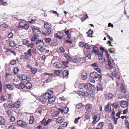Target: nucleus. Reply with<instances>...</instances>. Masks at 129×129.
Here are the masks:
<instances>
[{"label": "nucleus", "instance_id": "473e14b6", "mask_svg": "<svg viewBox=\"0 0 129 129\" xmlns=\"http://www.w3.org/2000/svg\"><path fill=\"white\" fill-rule=\"evenodd\" d=\"M34 119L33 116H31L30 117V119L29 121V123L30 124H32L34 122Z\"/></svg>", "mask_w": 129, "mask_h": 129}, {"label": "nucleus", "instance_id": "5701e85b", "mask_svg": "<svg viewBox=\"0 0 129 129\" xmlns=\"http://www.w3.org/2000/svg\"><path fill=\"white\" fill-rule=\"evenodd\" d=\"M63 121V119L61 117H59L56 120V122L57 123H60Z\"/></svg>", "mask_w": 129, "mask_h": 129}, {"label": "nucleus", "instance_id": "6ab92c4d", "mask_svg": "<svg viewBox=\"0 0 129 129\" xmlns=\"http://www.w3.org/2000/svg\"><path fill=\"white\" fill-rule=\"evenodd\" d=\"M105 110L106 111L108 112H110L111 110V106L109 104L107 105L105 107Z\"/></svg>", "mask_w": 129, "mask_h": 129}, {"label": "nucleus", "instance_id": "69168bd1", "mask_svg": "<svg viewBox=\"0 0 129 129\" xmlns=\"http://www.w3.org/2000/svg\"><path fill=\"white\" fill-rule=\"evenodd\" d=\"M42 45L45 46H47L49 45V43H47L43 41V43H42Z\"/></svg>", "mask_w": 129, "mask_h": 129}, {"label": "nucleus", "instance_id": "bb28decb", "mask_svg": "<svg viewBox=\"0 0 129 129\" xmlns=\"http://www.w3.org/2000/svg\"><path fill=\"white\" fill-rule=\"evenodd\" d=\"M60 111H56L53 112L52 114V116L53 117H55L58 115L59 114Z\"/></svg>", "mask_w": 129, "mask_h": 129}, {"label": "nucleus", "instance_id": "79ce46f5", "mask_svg": "<svg viewBox=\"0 0 129 129\" xmlns=\"http://www.w3.org/2000/svg\"><path fill=\"white\" fill-rule=\"evenodd\" d=\"M108 99H111L113 98V95L111 93H109L108 94Z\"/></svg>", "mask_w": 129, "mask_h": 129}, {"label": "nucleus", "instance_id": "4c0bfd02", "mask_svg": "<svg viewBox=\"0 0 129 129\" xmlns=\"http://www.w3.org/2000/svg\"><path fill=\"white\" fill-rule=\"evenodd\" d=\"M31 70L33 74H35L37 72V69L35 68H31Z\"/></svg>", "mask_w": 129, "mask_h": 129}, {"label": "nucleus", "instance_id": "2eb2a0df", "mask_svg": "<svg viewBox=\"0 0 129 129\" xmlns=\"http://www.w3.org/2000/svg\"><path fill=\"white\" fill-rule=\"evenodd\" d=\"M120 105L121 107L123 108L125 107L127 105L126 102L124 101H121V102Z\"/></svg>", "mask_w": 129, "mask_h": 129}, {"label": "nucleus", "instance_id": "7c9ffc66", "mask_svg": "<svg viewBox=\"0 0 129 129\" xmlns=\"http://www.w3.org/2000/svg\"><path fill=\"white\" fill-rule=\"evenodd\" d=\"M97 90L98 91L101 90L103 89V88L101 85L100 84H98L97 85Z\"/></svg>", "mask_w": 129, "mask_h": 129}, {"label": "nucleus", "instance_id": "4468645a", "mask_svg": "<svg viewBox=\"0 0 129 129\" xmlns=\"http://www.w3.org/2000/svg\"><path fill=\"white\" fill-rule=\"evenodd\" d=\"M24 54L25 56L28 57L29 56H31V49H29L26 52H24Z\"/></svg>", "mask_w": 129, "mask_h": 129}, {"label": "nucleus", "instance_id": "e2e57ef3", "mask_svg": "<svg viewBox=\"0 0 129 129\" xmlns=\"http://www.w3.org/2000/svg\"><path fill=\"white\" fill-rule=\"evenodd\" d=\"M105 51L106 52V54L107 57V60H108L109 59H110V58L109 54H108V53L107 51L105 50Z\"/></svg>", "mask_w": 129, "mask_h": 129}, {"label": "nucleus", "instance_id": "bf43d9fd", "mask_svg": "<svg viewBox=\"0 0 129 129\" xmlns=\"http://www.w3.org/2000/svg\"><path fill=\"white\" fill-rule=\"evenodd\" d=\"M1 0V2L3 5L5 6H6L7 5V3L5 2L4 1H3L2 0Z\"/></svg>", "mask_w": 129, "mask_h": 129}, {"label": "nucleus", "instance_id": "4d7b16f0", "mask_svg": "<svg viewBox=\"0 0 129 129\" xmlns=\"http://www.w3.org/2000/svg\"><path fill=\"white\" fill-rule=\"evenodd\" d=\"M0 99L1 100L3 101H6V99L5 98V97L3 95L1 96Z\"/></svg>", "mask_w": 129, "mask_h": 129}, {"label": "nucleus", "instance_id": "09e8293b", "mask_svg": "<svg viewBox=\"0 0 129 129\" xmlns=\"http://www.w3.org/2000/svg\"><path fill=\"white\" fill-rule=\"evenodd\" d=\"M10 63L12 65L15 64L16 63V60L15 59L12 60L11 61Z\"/></svg>", "mask_w": 129, "mask_h": 129}, {"label": "nucleus", "instance_id": "49530a36", "mask_svg": "<svg viewBox=\"0 0 129 129\" xmlns=\"http://www.w3.org/2000/svg\"><path fill=\"white\" fill-rule=\"evenodd\" d=\"M40 28L36 26H34L32 28V30L34 32L36 31H38V30H40Z\"/></svg>", "mask_w": 129, "mask_h": 129}, {"label": "nucleus", "instance_id": "20e7f679", "mask_svg": "<svg viewBox=\"0 0 129 129\" xmlns=\"http://www.w3.org/2000/svg\"><path fill=\"white\" fill-rule=\"evenodd\" d=\"M95 89V87L93 85H92L90 83L86 84V89L90 91H93Z\"/></svg>", "mask_w": 129, "mask_h": 129}, {"label": "nucleus", "instance_id": "c85d7f7f", "mask_svg": "<svg viewBox=\"0 0 129 129\" xmlns=\"http://www.w3.org/2000/svg\"><path fill=\"white\" fill-rule=\"evenodd\" d=\"M5 119L1 116H0V122L1 124L4 125L5 123Z\"/></svg>", "mask_w": 129, "mask_h": 129}, {"label": "nucleus", "instance_id": "423d86ee", "mask_svg": "<svg viewBox=\"0 0 129 129\" xmlns=\"http://www.w3.org/2000/svg\"><path fill=\"white\" fill-rule=\"evenodd\" d=\"M54 36L55 37L60 39H62V37L65 38L66 37V35L63 33L60 32L55 33Z\"/></svg>", "mask_w": 129, "mask_h": 129}, {"label": "nucleus", "instance_id": "c03bdc74", "mask_svg": "<svg viewBox=\"0 0 129 129\" xmlns=\"http://www.w3.org/2000/svg\"><path fill=\"white\" fill-rule=\"evenodd\" d=\"M7 107L11 108H13L14 107V104L13 103L8 104Z\"/></svg>", "mask_w": 129, "mask_h": 129}, {"label": "nucleus", "instance_id": "f8f14e48", "mask_svg": "<svg viewBox=\"0 0 129 129\" xmlns=\"http://www.w3.org/2000/svg\"><path fill=\"white\" fill-rule=\"evenodd\" d=\"M92 105L90 104H87L85 106V109L88 112H90L92 108Z\"/></svg>", "mask_w": 129, "mask_h": 129}, {"label": "nucleus", "instance_id": "864d4df0", "mask_svg": "<svg viewBox=\"0 0 129 129\" xmlns=\"http://www.w3.org/2000/svg\"><path fill=\"white\" fill-rule=\"evenodd\" d=\"M13 34L12 33H10L8 35V38L10 39L13 36Z\"/></svg>", "mask_w": 129, "mask_h": 129}, {"label": "nucleus", "instance_id": "0e129e2a", "mask_svg": "<svg viewBox=\"0 0 129 129\" xmlns=\"http://www.w3.org/2000/svg\"><path fill=\"white\" fill-rule=\"evenodd\" d=\"M22 80H25L26 79L27 76L25 75H22Z\"/></svg>", "mask_w": 129, "mask_h": 129}, {"label": "nucleus", "instance_id": "a19ab883", "mask_svg": "<svg viewBox=\"0 0 129 129\" xmlns=\"http://www.w3.org/2000/svg\"><path fill=\"white\" fill-rule=\"evenodd\" d=\"M120 88L122 92L123 93H125V92H126V90H125V89L124 87V86H123L122 85V86L120 87Z\"/></svg>", "mask_w": 129, "mask_h": 129}, {"label": "nucleus", "instance_id": "7ed1b4c3", "mask_svg": "<svg viewBox=\"0 0 129 129\" xmlns=\"http://www.w3.org/2000/svg\"><path fill=\"white\" fill-rule=\"evenodd\" d=\"M19 28L24 29L26 30L28 28L29 26L27 24L25 21L23 20L20 22Z\"/></svg>", "mask_w": 129, "mask_h": 129}, {"label": "nucleus", "instance_id": "4be33fe9", "mask_svg": "<svg viewBox=\"0 0 129 129\" xmlns=\"http://www.w3.org/2000/svg\"><path fill=\"white\" fill-rule=\"evenodd\" d=\"M86 84L84 83L80 84L79 85V87L81 89L84 88L86 89Z\"/></svg>", "mask_w": 129, "mask_h": 129}, {"label": "nucleus", "instance_id": "58836bf2", "mask_svg": "<svg viewBox=\"0 0 129 129\" xmlns=\"http://www.w3.org/2000/svg\"><path fill=\"white\" fill-rule=\"evenodd\" d=\"M38 36L35 35H33V36L31 38V40L33 41H34L37 39Z\"/></svg>", "mask_w": 129, "mask_h": 129}, {"label": "nucleus", "instance_id": "9d476101", "mask_svg": "<svg viewBox=\"0 0 129 129\" xmlns=\"http://www.w3.org/2000/svg\"><path fill=\"white\" fill-rule=\"evenodd\" d=\"M53 66L55 68L57 69H59L61 68L62 67V65L60 62H56L53 64Z\"/></svg>", "mask_w": 129, "mask_h": 129}, {"label": "nucleus", "instance_id": "dca6fc26", "mask_svg": "<svg viewBox=\"0 0 129 129\" xmlns=\"http://www.w3.org/2000/svg\"><path fill=\"white\" fill-rule=\"evenodd\" d=\"M102 54V53L98 54L99 55H100L99 56V59L100 61L101 62H104L105 61V59L104 58H103Z\"/></svg>", "mask_w": 129, "mask_h": 129}, {"label": "nucleus", "instance_id": "13d9d810", "mask_svg": "<svg viewBox=\"0 0 129 129\" xmlns=\"http://www.w3.org/2000/svg\"><path fill=\"white\" fill-rule=\"evenodd\" d=\"M34 46V44L32 43L29 44L28 45H27V46L28 47H30L31 48L33 47Z\"/></svg>", "mask_w": 129, "mask_h": 129}, {"label": "nucleus", "instance_id": "680f3d73", "mask_svg": "<svg viewBox=\"0 0 129 129\" xmlns=\"http://www.w3.org/2000/svg\"><path fill=\"white\" fill-rule=\"evenodd\" d=\"M51 121V120L50 119H48L47 121H46L45 123L44 124V125H47Z\"/></svg>", "mask_w": 129, "mask_h": 129}, {"label": "nucleus", "instance_id": "c756f323", "mask_svg": "<svg viewBox=\"0 0 129 129\" xmlns=\"http://www.w3.org/2000/svg\"><path fill=\"white\" fill-rule=\"evenodd\" d=\"M32 86L30 82H28L26 84V87L28 89H30L31 87Z\"/></svg>", "mask_w": 129, "mask_h": 129}, {"label": "nucleus", "instance_id": "a878e982", "mask_svg": "<svg viewBox=\"0 0 129 129\" xmlns=\"http://www.w3.org/2000/svg\"><path fill=\"white\" fill-rule=\"evenodd\" d=\"M112 106L114 108L116 109L118 108V104L117 102L116 101L114 103H113L112 104Z\"/></svg>", "mask_w": 129, "mask_h": 129}, {"label": "nucleus", "instance_id": "412c9836", "mask_svg": "<svg viewBox=\"0 0 129 129\" xmlns=\"http://www.w3.org/2000/svg\"><path fill=\"white\" fill-rule=\"evenodd\" d=\"M69 73V71L67 70H65L63 72V78L68 77Z\"/></svg>", "mask_w": 129, "mask_h": 129}, {"label": "nucleus", "instance_id": "f704fd0d", "mask_svg": "<svg viewBox=\"0 0 129 129\" xmlns=\"http://www.w3.org/2000/svg\"><path fill=\"white\" fill-rule=\"evenodd\" d=\"M44 26L45 28V29L48 28H50V25L48 24L47 22H45L44 24Z\"/></svg>", "mask_w": 129, "mask_h": 129}, {"label": "nucleus", "instance_id": "ddd939ff", "mask_svg": "<svg viewBox=\"0 0 129 129\" xmlns=\"http://www.w3.org/2000/svg\"><path fill=\"white\" fill-rule=\"evenodd\" d=\"M6 87L10 90H14V87L12 85L11 83H8L6 85Z\"/></svg>", "mask_w": 129, "mask_h": 129}, {"label": "nucleus", "instance_id": "c9c22d12", "mask_svg": "<svg viewBox=\"0 0 129 129\" xmlns=\"http://www.w3.org/2000/svg\"><path fill=\"white\" fill-rule=\"evenodd\" d=\"M19 69L18 68L16 67L14 69V72L15 74H16L18 73Z\"/></svg>", "mask_w": 129, "mask_h": 129}, {"label": "nucleus", "instance_id": "37998d69", "mask_svg": "<svg viewBox=\"0 0 129 129\" xmlns=\"http://www.w3.org/2000/svg\"><path fill=\"white\" fill-rule=\"evenodd\" d=\"M112 76L114 77H116L117 79H120V77L117 74L115 73H113L112 74Z\"/></svg>", "mask_w": 129, "mask_h": 129}, {"label": "nucleus", "instance_id": "603ef678", "mask_svg": "<svg viewBox=\"0 0 129 129\" xmlns=\"http://www.w3.org/2000/svg\"><path fill=\"white\" fill-rule=\"evenodd\" d=\"M10 46L11 47H13L15 46L14 43L13 41H10Z\"/></svg>", "mask_w": 129, "mask_h": 129}, {"label": "nucleus", "instance_id": "1a4fd4ad", "mask_svg": "<svg viewBox=\"0 0 129 129\" xmlns=\"http://www.w3.org/2000/svg\"><path fill=\"white\" fill-rule=\"evenodd\" d=\"M50 94V96L48 99V101L47 103V105L49 104H51L54 102L55 99V96H51V94Z\"/></svg>", "mask_w": 129, "mask_h": 129}, {"label": "nucleus", "instance_id": "9b49d317", "mask_svg": "<svg viewBox=\"0 0 129 129\" xmlns=\"http://www.w3.org/2000/svg\"><path fill=\"white\" fill-rule=\"evenodd\" d=\"M81 78L83 80H85L87 78V74L85 71H83L81 73Z\"/></svg>", "mask_w": 129, "mask_h": 129}, {"label": "nucleus", "instance_id": "0eeeda50", "mask_svg": "<svg viewBox=\"0 0 129 129\" xmlns=\"http://www.w3.org/2000/svg\"><path fill=\"white\" fill-rule=\"evenodd\" d=\"M108 65L111 68H114L115 67V64L113 62V60L111 59L108 60Z\"/></svg>", "mask_w": 129, "mask_h": 129}, {"label": "nucleus", "instance_id": "5fc2aeb1", "mask_svg": "<svg viewBox=\"0 0 129 129\" xmlns=\"http://www.w3.org/2000/svg\"><path fill=\"white\" fill-rule=\"evenodd\" d=\"M63 111L64 113H67L69 111V109L68 108L66 107L64 109Z\"/></svg>", "mask_w": 129, "mask_h": 129}, {"label": "nucleus", "instance_id": "3c124183", "mask_svg": "<svg viewBox=\"0 0 129 129\" xmlns=\"http://www.w3.org/2000/svg\"><path fill=\"white\" fill-rule=\"evenodd\" d=\"M82 95H83L85 96H88L89 94L87 92L85 91L82 92Z\"/></svg>", "mask_w": 129, "mask_h": 129}, {"label": "nucleus", "instance_id": "393cba45", "mask_svg": "<svg viewBox=\"0 0 129 129\" xmlns=\"http://www.w3.org/2000/svg\"><path fill=\"white\" fill-rule=\"evenodd\" d=\"M104 123L103 122H100L97 126V127L99 129H101L104 125Z\"/></svg>", "mask_w": 129, "mask_h": 129}, {"label": "nucleus", "instance_id": "6e6d98bb", "mask_svg": "<svg viewBox=\"0 0 129 129\" xmlns=\"http://www.w3.org/2000/svg\"><path fill=\"white\" fill-rule=\"evenodd\" d=\"M85 117L87 119H88L90 118V115L89 114L86 113L85 114Z\"/></svg>", "mask_w": 129, "mask_h": 129}, {"label": "nucleus", "instance_id": "6e6552de", "mask_svg": "<svg viewBox=\"0 0 129 129\" xmlns=\"http://www.w3.org/2000/svg\"><path fill=\"white\" fill-rule=\"evenodd\" d=\"M17 124L18 125L23 127H25L27 126L26 123L25 122L21 120L18 121Z\"/></svg>", "mask_w": 129, "mask_h": 129}, {"label": "nucleus", "instance_id": "de8ad7c7", "mask_svg": "<svg viewBox=\"0 0 129 129\" xmlns=\"http://www.w3.org/2000/svg\"><path fill=\"white\" fill-rule=\"evenodd\" d=\"M29 41L26 40H24L23 41V44L25 45H26L28 44L29 43Z\"/></svg>", "mask_w": 129, "mask_h": 129}, {"label": "nucleus", "instance_id": "8fccbe9b", "mask_svg": "<svg viewBox=\"0 0 129 129\" xmlns=\"http://www.w3.org/2000/svg\"><path fill=\"white\" fill-rule=\"evenodd\" d=\"M81 117H79L77 118H76L74 121V122L75 124H77L78 123L79 120L80 119Z\"/></svg>", "mask_w": 129, "mask_h": 129}, {"label": "nucleus", "instance_id": "a18cd8bd", "mask_svg": "<svg viewBox=\"0 0 129 129\" xmlns=\"http://www.w3.org/2000/svg\"><path fill=\"white\" fill-rule=\"evenodd\" d=\"M93 31L90 30H89L88 32V36L90 37H92V34Z\"/></svg>", "mask_w": 129, "mask_h": 129}, {"label": "nucleus", "instance_id": "ea45409f", "mask_svg": "<svg viewBox=\"0 0 129 129\" xmlns=\"http://www.w3.org/2000/svg\"><path fill=\"white\" fill-rule=\"evenodd\" d=\"M43 40L44 41V42L47 43H49L51 41V39L50 38H45Z\"/></svg>", "mask_w": 129, "mask_h": 129}, {"label": "nucleus", "instance_id": "2f4dec72", "mask_svg": "<svg viewBox=\"0 0 129 129\" xmlns=\"http://www.w3.org/2000/svg\"><path fill=\"white\" fill-rule=\"evenodd\" d=\"M46 29L45 32L46 34L48 35H49L51 32V28H48Z\"/></svg>", "mask_w": 129, "mask_h": 129}, {"label": "nucleus", "instance_id": "f3484780", "mask_svg": "<svg viewBox=\"0 0 129 129\" xmlns=\"http://www.w3.org/2000/svg\"><path fill=\"white\" fill-rule=\"evenodd\" d=\"M42 45H39L38 47V50L41 52H44L45 50V49Z\"/></svg>", "mask_w": 129, "mask_h": 129}, {"label": "nucleus", "instance_id": "72a5a7b5", "mask_svg": "<svg viewBox=\"0 0 129 129\" xmlns=\"http://www.w3.org/2000/svg\"><path fill=\"white\" fill-rule=\"evenodd\" d=\"M76 108L77 109H80L82 108V103H79L76 105Z\"/></svg>", "mask_w": 129, "mask_h": 129}, {"label": "nucleus", "instance_id": "e433bc0d", "mask_svg": "<svg viewBox=\"0 0 129 129\" xmlns=\"http://www.w3.org/2000/svg\"><path fill=\"white\" fill-rule=\"evenodd\" d=\"M93 51H92V52H94L95 53H96L98 51V48L96 47H93Z\"/></svg>", "mask_w": 129, "mask_h": 129}, {"label": "nucleus", "instance_id": "b1692460", "mask_svg": "<svg viewBox=\"0 0 129 129\" xmlns=\"http://www.w3.org/2000/svg\"><path fill=\"white\" fill-rule=\"evenodd\" d=\"M14 107H15L16 108H19L20 107V102L17 101L14 104Z\"/></svg>", "mask_w": 129, "mask_h": 129}, {"label": "nucleus", "instance_id": "f03ea898", "mask_svg": "<svg viewBox=\"0 0 129 129\" xmlns=\"http://www.w3.org/2000/svg\"><path fill=\"white\" fill-rule=\"evenodd\" d=\"M90 76L91 78L94 79L98 78L100 82L101 81L102 79V76L101 75L95 72L91 73L90 74Z\"/></svg>", "mask_w": 129, "mask_h": 129}, {"label": "nucleus", "instance_id": "aec40b11", "mask_svg": "<svg viewBox=\"0 0 129 129\" xmlns=\"http://www.w3.org/2000/svg\"><path fill=\"white\" fill-rule=\"evenodd\" d=\"M64 56L68 60L70 61H71L73 60V59L72 57L67 54H64Z\"/></svg>", "mask_w": 129, "mask_h": 129}, {"label": "nucleus", "instance_id": "cd10ccee", "mask_svg": "<svg viewBox=\"0 0 129 129\" xmlns=\"http://www.w3.org/2000/svg\"><path fill=\"white\" fill-rule=\"evenodd\" d=\"M43 40H37L36 42V44L37 45H42L43 43Z\"/></svg>", "mask_w": 129, "mask_h": 129}, {"label": "nucleus", "instance_id": "a211bd4d", "mask_svg": "<svg viewBox=\"0 0 129 129\" xmlns=\"http://www.w3.org/2000/svg\"><path fill=\"white\" fill-rule=\"evenodd\" d=\"M81 61V58H76L74 59H73L72 61L74 63H78L80 62Z\"/></svg>", "mask_w": 129, "mask_h": 129}, {"label": "nucleus", "instance_id": "774afa93", "mask_svg": "<svg viewBox=\"0 0 129 129\" xmlns=\"http://www.w3.org/2000/svg\"><path fill=\"white\" fill-rule=\"evenodd\" d=\"M62 63L64 66H66L67 64H68L69 63V62L68 61H62Z\"/></svg>", "mask_w": 129, "mask_h": 129}, {"label": "nucleus", "instance_id": "f257e3e1", "mask_svg": "<svg viewBox=\"0 0 129 129\" xmlns=\"http://www.w3.org/2000/svg\"><path fill=\"white\" fill-rule=\"evenodd\" d=\"M50 94L49 93L46 92L43 95L40 96V102L42 104L47 105L48 99L50 96Z\"/></svg>", "mask_w": 129, "mask_h": 129}, {"label": "nucleus", "instance_id": "39448f33", "mask_svg": "<svg viewBox=\"0 0 129 129\" xmlns=\"http://www.w3.org/2000/svg\"><path fill=\"white\" fill-rule=\"evenodd\" d=\"M100 119V117L98 114H96L94 115L93 118V121L92 123L93 124H95L96 123L99 121Z\"/></svg>", "mask_w": 129, "mask_h": 129}, {"label": "nucleus", "instance_id": "052dcab7", "mask_svg": "<svg viewBox=\"0 0 129 129\" xmlns=\"http://www.w3.org/2000/svg\"><path fill=\"white\" fill-rule=\"evenodd\" d=\"M115 111L114 110V109H113V110H112V114L111 115V116L112 117H114V115L115 114Z\"/></svg>", "mask_w": 129, "mask_h": 129}, {"label": "nucleus", "instance_id": "338daca9", "mask_svg": "<svg viewBox=\"0 0 129 129\" xmlns=\"http://www.w3.org/2000/svg\"><path fill=\"white\" fill-rule=\"evenodd\" d=\"M125 123L126 126L129 129V122H128V121L126 120L125 121Z\"/></svg>", "mask_w": 129, "mask_h": 129}]
</instances>
